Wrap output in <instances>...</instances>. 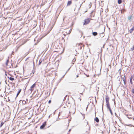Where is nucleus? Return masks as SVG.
<instances>
[{"mask_svg":"<svg viewBox=\"0 0 134 134\" xmlns=\"http://www.w3.org/2000/svg\"><path fill=\"white\" fill-rule=\"evenodd\" d=\"M36 85V84L35 83H34L31 87L30 89V90L31 91V92L32 91L34 88L35 87Z\"/></svg>","mask_w":134,"mask_h":134,"instance_id":"7ed1b4c3","label":"nucleus"},{"mask_svg":"<svg viewBox=\"0 0 134 134\" xmlns=\"http://www.w3.org/2000/svg\"><path fill=\"white\" fill-rule=\"evenodd\" d=\"M46 125V122H43L42 125L41 126L40 128L41 129H43Z\"/></svg>","mask_w":134,"mask_h":134,"instance_id":"20e7f679","label":"nucleus"},{"mask_svg":"<svg viewBox=\"0 0 134 134\" xmlns=\"http://www.w3.org/2000/svg\"><path fill=\"white\" fill-rule=\"evenodd\" d=\"M79 77L78 75H77L76 76V77Z\"/></svg>","mask_w":134,"mask_h":134,"instance_id":"473e14b6","label":"nucleus"},{"mask_svg":"<svg viewBox=\"0 0 134 134\" xmlns=\"http://www.w3.org/2000/svg\"><path fill=\"white\" fill-rule=\"evenodd\" d=\"M122 80H125V76H124L122 78Z\"/></svg>","mask_w":134,"mask_h":134,"instance_id":"6ab92c4d","label":"nucleus"},{"mask_svg":"<svg viewBox=\"0 0 134 134\" xmlns=\"http://www.w3.org/2000/svg\"><path fill=\"white\" fill-rule=\"evenodd\" d=\"M25 102V103H26V101H24Z\"/></svg>","mask_w":134,"mask_h":134,"instance_id":"c9c22d12","label":"nucleus"},{"mask_svg":"<svg viewBox=\"0 0 134 134\" xmlns=\"http://www.w3.org/2000/svg\"><path fill=\"white\" fill-rule=\"evenodd\" d=\"M72 3V2L71 1H69L67 3V5L68 6L70 5Z\"/></svg>","mask_w":134,"mask_h":134,"instance_id":"423d86ee","label":"nucleus"},{"mask_svg":"<svg viewBox=\"0 0 134 134\" xmlns=\"http://www.w3.org/2000/svg\"><path fill=\"white\" fill-rule=\"evenodd\" d=\"M71 131V129H70L69 130V132H70V131Z\"/></svg>","mask_w":134,"mask_h":134,"instance_id":"2f4dec72","label":"nucleus"},{"mask_svg":"<svg viewBox=\"0 0 134 134\" xmlns=\"http://www.w3.org/2000/svg\"><path fill=\"white\" fill-rule=\"evenodd\" d=\"M115 116H117V114H116V113H115Z\"/></svg>","mask_w":134,"mask_h":134,"instance_id":"cd10ccee","label":"nucleus"},{"mask_svg":"<svg viewBox=\"0 0 134 134\" xmlns=\"http://www.w3.org/2000/svg\"><path fill=\"white\" fill-rule=\"evenodd\" d=\"M132 77H131V78H130V82L131 84L132 83Z\"/></svg>","mask_w":134,"mask_h":134,"instance_id":"ddd939ff","label":"nucleus"},{"mask_svg":"<svg viewBox=\"0 0 134 134\" xmlns=\"http://www.w3.org/2000/svg\"><path fill=\"white\" fill-rule=\"evenodd\" d=\"M64 18H63V20H64Z\"/></svg>","mask_w":134,"mask_h":134,"instance_id":"72a5a7b5","label":"nucleus"},{"mask_svg":"<svg viewBox=\"0 0 134 134\" xmlns=\"http://www.w3.org/2000/svg\"><path fill=\"white\" fill-rule=\"evenodd\" d=\"M42 62V60L41 59H40L39 61V64H38V65H40L41 63V62Z\"/></svg>","mask_w":134,"mask_h":134,"instance_id":"4468645a","label":"nucleus"},{"mask_svg":"<svg viewBox=\"0 0 134 134\" xmlns=\"http://www.w3.org/2000/svg\"><path fill=\"white\" fill-rule=\"evenodd\" d=\"M84 45L82 44V43L79 44L78 46V49H81L82 47L83 48L84 47Z\"/></svg>","mask_w":134,"mask_h":134,"instance_id":"f03ea898","label":"nucleus"},{"mask_svg":"<svg viewBox=\"0 0 134 134\" xmlns=\"http://www.w3.org/2000/svg\"><path fill=\"white\" fill-rule=\"evenodd\" d=\"M132 92L134 94V89H132Z\"/></svg>","mask_w":134,"mask_h":134,"instance_id":"5701e85b","label":"nucleus"},{"mask_svg":"<svg viewBox=\"0 0 134 134\" xmlns=\"http://www.w3.org/2000/svg\"><path fill=\"white\" fill-rule=\"evenodd\" d=\"M4 124V123L3 122H2L1 124V125H0V127H1Z\"/></svg>","mask_w":134,"mask_h":134,"instance_id":"2eb2a0df","label":"nucleus"},{"mask_svg":"<svg viewBox=\"0 0 134 134\" xmlns=\"http://www.w3.org/2000/svg\"><path fill=\"white\" fill-rule=\"evenodd\" d=\"M123 81L124 84H126V80H123Z\"/></svg>","mask_w":134,"mask_h":134,"instance_id":"b1692460","label":"nucleus"},{"mask_svg":"<svg viewBox=\"0 0 134 134\" xmlns=\"http://www.w3.org/2000/svg\"><path fill=\"white\" fill-rule=\"evenodd\" d=\"M132 16H129L128 18V19L129 20H130V19H131L132 18Z\"/></svg>","mask_w":134,"mask_h":134,"instance_id":"f8f14e48","label":"nucleus"},{"mask_svg":"<svg viewBox=\"0 0 134 134\" xmlns=\"http://www.w3.org/2000/svg\"><path fill=\"white\" fill-rule=\"evenodd\" d=\"M71 30H70V31H69L70 32L69 33V34L70 33V32H71Z\"/></svg>","mask_w":134,"mask_h":134,"instance_id":"bb28decb","label":"nucleus"},{"mask_svg":"<svg viewBox=\"0 0 134 134\" xmlns=\"http://www.w3.org/2000/svg\"><path fill=\"white\" fill-rule=\"evenodd\" d=\"M109 97L108 96H107L105 98L106 102H109Z\"/></svg>","mask_w":134,"mask_h":134,"instance_id":"39448f33","label":"nucleus"},{"mask_svg":"<svg viewBox=\"0 0 134 134\" xmlns=\"http://www.w3.org/2000/svg\"><path fill=\"white\" fill-rule=\"evenodd\" d=\"M115 116H117V114H116V113H115Z\"/></svg>","mask_w":134,"mask_h":134,"instance_id":"c85d7f7f","label":"nucleus"},{"mask_svg":"<svg viewBox=\"0 0 134 134\" xmlns=\"http://www.w3.org/2000/svg\"><path fill=\"white\" fill-rule=\"evenodd\" d=\"M51 100H50L48 101V103H51Z\"/></svg>","mask_w":134,"mask_h":134,"instance_id":"393cba45","label":"nucleus"},{"mask_svg":"<svg viewBox=\"0 0 134 134\" xmlns=\"http://www.w3.org/2000/svg\"><path fill=\"white\" fill-rule=\"evenodd\" d=\"M57 42H59V41H57Z\"/></svg>","mask_w":134,"mask_h":134,"instance_id":"f704fd0d","label":"nucleus"},{"mask_svg":"<svg viewBox=\"0 0 134 134\" xmlns=\"http://www.w3.org/2000/svg\"><path fill=\"white\" fill-rule=\"evenodd\" d=\"M89 6H90L89 8H90L91 7V5L90 4H89Z\"/></svg>","mask_w":134,"mask_h":134,"instance_id":"a878e982","label":"nucleus"},{"mask_svg":"<svg viewBox=\"0 0 134 134\" xmlns=\"http://www.w3.org/2000/svg\"><path fill=\"white\" fill-rule=\"evenodd\" d=\"M95 121H96V122H99V119H98V118L97 117H96L95 118Z\"/></svg>","mask_w":134,"mask_h":134,"instance_id":"0eeeda50","label":"nucleus"},{"mask_svg":"<svg viewBox=\"0 0 134 134\" xmlns=\"http://www.w3.org/2000/svg\"><path fill=\"white\" fill-rule=\"evenodd\" d=\"M95 115H96V112H95Z\"/></svg>","mask_w":134,"mask_h":134,"instance_id":"e433bc0d","label":"nucleus"},{"mask_svg":"<svg viewBox=\"0 0 134 134\" xmlns=\"http://www.w3.org/2000/svg\"><path fill=\"white\" fill-rule=\"evenodd\" d=\"M9 79L10 80H11V81H13L14 80V78H13V77H10L9 78Z\"/></svg>","mask_w":134,"mask_h":134,"instance_id":"9d476101","label":"nucleus"},{"mask_svg":"<svg viewBox=\"0 0 134 134\" xmlns=\"http://www.w3.org/2000/svg\"><path fill=\"white\" fill-rule=\"evenodd\" d=\"M21 89L19 91H18V93H18V94H19V93H20V92H21Z\"/></svg>","mask_w":134,"mask_h":134,"instance_id":"aec40b11","label":"nucleus"},{"mask_svg":"<svg viewBox=\"0 0 134 134\" xmlns=\"http://www.w3.org/2000/svg\"><path fill=\"white\" fill-rule=\"evenodd\" d=\"M90 18H88L86 19H85L84 20V23L83 25H86L88 24L90 22Z\"/></svg>","mask_w":134,"mask_h":134,"instance_id":"f257e3e1","label":"nucleus"},{"mask_svg":"<svg viewBox=\"0 0 134 134\" xmlns=\"http://www.w3.org/2000/svg\"><path fill=\"white\" fill-rule=\"evenodd\" d=\"M107 108L109 110H111V109L110 108V106H107Z\"/></svg>","mask_w":134,"mask_h":134,"instance_id":"f3484780","label":"nucleus"},{"mask_svg":"<svg viewBox=\"0 0 134 134\" xmlns=\"http://www.w3.org/2000/svg\"><path fill=\"white\" fill-rule=\"evenodd\" d=\"M97 33L96 32H93L92 33V34L94 36H96L97 35Z\"/></svg>","mask_w":134,"mask_h":134,"instance_id":"6e6552de","label":"nucleus"},{"mask_svg":"<svg viewBox=\"0 0 134 134\" xmlns=\"http://www.w3.org/2000/svg\"><path fill=\"white\" fill-rule=\"evenodd\" d=\"M69 133H68V134H69Z\"/></svg>","mask_w":134,"mask_h":134,"instance_id":"4c0bfd02","label":"nucleus"},{"mask_svg":"<svg viewBox=\"0 0 134 134\" xmlns=\"http://www.w3.org/2000/svg\"><path fill=\"white\" fill-rule=\"evenodd\" d=\"M106 104L107 106H109L110 105L109 102H106Z\"/></svg>","mask_w":134,"mask_h":134,"instance_id":"1a4fd4ad","label":"nucleus"},{"mask_svg":"<svg viewBox=\"0 0 134 134\" xmlns=\"http://www.w3.org/2000/svg\"><path fill=\"white\" fill-rule=\"evenodd\" d=\"M115 116H117V114H116V113H115Z\"/></svg>","mask_w":134,"mask_h":134,"instance_id":"c756f323","label":"nucleus"},{"mask_svg":"<svg viewBox=\"0 0 134 134\" xmlns=\"http://www.w3.org/2000/svg\"><path fill=\"white\" fill-rule=\"evenodd\" d=\"M109 111H110V113H111V115H113V113H112V111H111V110H109Z\"/></svg>","mask_w":134,"mask_h":134,"instance_id":"412c9836","label":"nucleus"},{"mask_svg":"<svg viewBox=\"0 0 134 134\" xmlns=\"http://www.w3.org/2000/svg\"><path fill=\"white\" fill-rule=\"evenodd\" d=\"M9 61V59H8L7 60V62L6 63V65L7 66L8 65V63Z\"/></svg>","mask_w":134,"mask_h":134,"instance_id":"a211bd4d","label":"nucleus"},{"mask_svg":"<svg viewBox=\"0 0 134 134\" xmlns=\"http://www.w3.org/2000/svg\"><path fill=\"white\" fill-rule=\"evenodd\" d=\"M118 3L119 4H120L122 3V0H118Z\"/></svg>","mask_w":134,"mask_h":134,"instance_id":"9b49d317","label":"nucleus"},{"mask_svg":"<svg viewBox=\"0 0 134 134\" xmlns=\"http://www.w3.org/2000/svg\"><path fill=\"white\" fill-rule=\"evenodd\" d=\"M103 103L102 104V110L103 111Z\"/></svg>","mask_w":134,"mask_h":134,"instance_id":"4be33fe9","label":"nucleus"},{"mask_svg":"<svg viewBox=\"0 0 134 134\" xmlns=\"http://www.w3.org/2000/svg\"><path fill=\"white\" fill-rule=\"evenodd\" d=\"M19 94H18L17 93V95H16V97H17L18 96V95Z\"/></svg>","mask_w":134,"mask_h":134,"instance_id":"7c9ffc66","label":"nucleus"},{"mask_svg":"<svg viewBox=\"0 0 134 134\" xmlns=\"http://www.w3.org/2000/svg\"><path fill=\"white\" fill-rule=\"evenodd\" d=\"M134 45L133 46V47H132V48H131L130 50V51H133V50H134Z\"/></svg>","mask_w":134,"mask_h":134,"instance_id":"dca6fc26","label":"nucleus"}]
</instances>
